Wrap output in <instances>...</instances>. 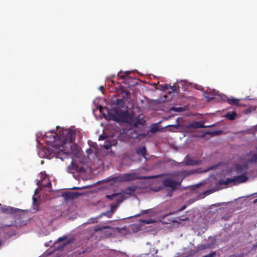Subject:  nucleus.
Returning <instances> with one entry per match:
<instances>
[{"mask_svg": "<svg viewBox=\"0 0 257 257\" xmlns=\"http://www.w3.org/2000/svg\"><path fill=\"white\" fill-rule=\"evenodd\" d=\"M41 136L47 143V147L39 149L38 155L40 157L51 159L55 156L62 161L72 159L71 165L67 167L68 172L74 173L75 171L80 173L85 171L84 165L81 163L77 164L73 159V157H79L81 154L80 148L74 143L75 138L74 130L57 126L56 131H48L44 135L38 133L37 139Z\"/></svg>", "mask_w": 257, "mask_h": 257, "instance_id": "obj_1", "label": "nucleus"}, {"mask_svg": "<svg viewBox=\"0 0 257 257\" xmlns=\"http://www.w3.org/2000/svg\"><path fill=\"white\" fill-rule=\"evenodd\" d=\"M256 159L257 155H255L251 160H249V158L240 160L231 169H228L226 166L224 165H218L213 167L211 169H215L218 171H221L222 172L220 174L223 175L232 176L231 178H226L225 181H220V185H227L229 183L239 184L245 182L248 180L247 174L248 173L249 163L255 162Z\"/></svg>", "mask_w": 257, "mask_h": 257, "instance_id": "obj_2", "label": "nucleus"}, {"mask_svg": "<svg viewBox=\"0 0 257 257\" xmlns=\"http://www.w3.org/2000/svg\"><path fill=\"white\" fill-rule=\"evenodd\" d=\"M111 118L119 123L125 122L133 125L135 122L134 117L125 111H115V114Z\"/></svg>", "mask_w": 257, "mask_h": 257, "instance_id": "obj_3", "label": "nucleus"}, {"mask_svg": "<svg viewBox=\"0 0 257 257\" xmlns=\"http://www.w3.org/2000/svg\"><path fill=\"white\" fill-rule=\"evenodd\" d=\"M135 191V188L129 187L119 193L113 194L111 195H107L106 197L109 199L114 200L117 201L118 203H120L123 200V199L132 195L134 193Z\"/></svg>", "mask_w": 257, "mask_h": 257, "instance_id": "obj_4", "label": "nucleus"}, {"mask_svg": "<svg viewBox=\"0 0 257 257\" xmlns=\"http://www.w3.org/2000/svg\"><path fill=\"white\" fill-rule=\"evenodd\" d=\"M208 93L211 94V95L212 96H206L205 97L208 99L210 100L213 98H215V97L214 96H217L218 97L216 98L217 100H219V99L223 100V101H227V102L230 104H237L239 101V99H236L235 98H233L232 97H230L229 98L227 97L224 95H223L222 94H219L218 91H215V90H209V91L208 92Z\"/></svg>", "mask_w": 257, "mask_h": 257, "instance_id": "obj_5", "label": "nucleus"}, {"mask_svg": "<svg viewBox=\"0 0 257 257\" xmlns=\"http://www.w3.org/2000/svg\"><path fill=\"white\" fill-rule=\"evenodd\" d=\"M139 175L136 173L132 172L125 174L122 176L112 177L108 180V181H112L115 183L124 181H129L138 179Z\"/></svg>", "mask_w": 257, "mask_h": 257, "instance_id": "obj_6", "label": "nucleus"}, {"mask_svg": "<svg viewBox=\"0 0 257 257\" xmlns=\"http://www.w3.org/2000/svg\"><path fill=\"white\" fill-rule=\"evenodd\" d=\"M183 178L179 175H173L167 177L164 182L166 187H169L171 189H174L177 185L180 184Z\"/></svg>", "mask_w": 257, "mask_h": 257, "instance_id": "obj_7", "label": "nucleus"}, {"mask_svg": "<svg viewBox=\"0 0 257 257\" xmlns=\"http://www.w3.org/2000/svg\"><path fill=\"white\" fill-rule=\"evenodd\" d=\"M37 184L39 188H41L42 187H49L51 185L49 178L47 177L45 172H41L40 179L37 180Z\"/></svg>", "mask_w": 257, "mask_h": 257, "instance_id": "obj_8", "label": "nucleus"}, {"mask_svg": "<svg viewBox=\"0 0 257 257\" xmlns=\"http://www.w3.org/2000/svg\"><path fill=\"white\" fill-rule=\"evenodd\" d=\"M90 148L89 149L86 150V153L88 155V157L90 158L91 156L92 157L95 156L96 154L98 153L97 145L95 143L91 142L89 144Z\"/></svg>", "mask_w": 257, "mask_h": 257, "instance_id": "obj_9", "label": "nucleus"}, {"mask_svg": "<svg viewBox=\"0 0 257 257\" xmlns=\"http://www.w3.org/2000/svg\"><path fill=\"white\" fill-rule=\"evenodd\" d=\"M39 188H37L35 191V194L33 197V204L34 205H36V207L38 206V202L39 201L40 196L38 194Z\"/></svg>", "mask_w": 257, "mask_h": 257, "instance_id": "obj_10", "label": "nucleus"}, {"mask_svg": "<svg viewBox=\"0 0 257 257\" xmlns=\"http://www.w3.org/2000/svg\"><path fill=\"white\" fill-rule=\"evenodd\" d=\"M116 208H117L116 205L112 206L110 211H109L106 213H103V214L104 215L107 216L108 217H110L111 216L113 212L116 209Z\"/></svg>", "mask_w": 257, "mask_h": 257, "instance_id": "obj_11", "label": "nucleus"}, {"mask_svg": "<svg viewBox=\"0 0 257 257\" xmlns=\"http://www.w3.org/2000/svg\"><path fill=\"white\" fill-rule=\"evenodd\" d=\"M237 114L235 112H232L227 113L225 117H227L229 120H233L235 118Z\"/></svg>", "mask_w": 257, "mask_h": 257, "instance_id": "obj_12", "label": "nucleus"}, {"mask_svg": "<svg viewBox=\"0 0 257 257\" xmlns=\"http://www.w3.org/2000/svg\"><path fill=\"white\" fill-rule=\"evenodd\" d=\"M103 229L104 230V233H106V235L108 234L109 233H111V228L108 226H104L103 229L96 228L95 229V231H99L100 230H103Z\"/></svg>", "mask_w": 257, "mask_h": 257, "instance_id": "obj_13", "label": "nucleus"}, {"mask_svg": "<svg viewBox=\"0 0 257 257\" xmlns=\"http://www.w3.org/2000/svg\"><path fill=\"white\" fill-rule=\"evenodd\" d=\"M156 221H157V220L156 219L151 218V219H148L142 220L141 221V222L144 224H149L155 223Z\"/></svg>", "mask_w": 257, "mask_h": 257, "instance_id": "obj_14", "label": "nucleus"}, {"mask_svg": "<svg viewBox=\"0 0 257 257\" xmlns=\"http://www.w3.org/2000/svg\"><path fill=\"white\" fill-rule=\"evenodd\" d=\"M145 152L146 148L145 147H141L139 148L137 151V152L139 154H140L144 157H145Z\"/></svg>", "mask_w": 257, "mask_h": 257, "instance_id": "obj_15", "label": "nucleus"}, {"mask_svg": "<svg viewBox=\"0 0 257 257\" xmlns=\"http://www.w3.org/2000/svg\"><path fill=\"white\" fill-rule=\"evenodd\" d=\"M187 160H188V158H187L186 159L185 163L189 165H194L195 164H197L199 163V162L198 161H194L193 160L187 161Z\"/></svg>", "mask_w": 257, "mask_h": 257, "instance_id": "obj_16", "label": "nucleus"}, {"mask_svg": "<svg viewBox=\"0 0 257 257\" xmlns=\"http://www.w3.org/2000/svg\"><path fill=\"white\" fill-rule=\"evenodd\" d=\"M13 210V209L10 207L5 206V207L2 208V211L4 212H6V213L12 212Z\"/></svg>", "mask_w": 257, "mask_h": 257, "instance_id": "obj_17", "label": "nucleus"}, {"mask_svg": "<svg viewBox=\"0 0 257 257\" xmlns=\"http://www.w3.org/2000/svg\"><path fill=\"white\" fill-rule=\"evenodd\" d=\"M114 143L112 144V145H114ZM111 145H112V144H110V143H108V142H106L105 144H104L103 146L106 150H108L110 148V147Z\"/></svg>", "mask_w": 257, "mask_h": 257, "instance_id": "obj_18", "label": "nucleus"}, {"mask_svg": "<svg viewBox=\"0 0 257 257\" xmlns=\"http://www.w3.org/2000/svg\"><path fill=\"white\" fill-rule=\"evenodd\" d=\"M194 126L196 127H204L202 123L196 122L194 124Z\"/></svg>", "mask_w": 257, "mask_h": 257, "instance_id": "obj_19", "label": "nucleus"}, {"mask_svg": "<svg viewBox=\"0 0 257 257\" xmlns=\"http://www.w3.org/2000/svg\"><path fill=\"white\" fill-rule=\"evenodd\" d=\"M195 87L196 89H199V90H200L202 88L201 86L198 85H195Z\"/></svg>", "mask_w": 257, "mask_h": 257, "instance_id": "obj_20", "label": "nucleus"}, {"mask_svg": "<svg viewBox=\"0 0 257 257\" xmlns=\"http://www.w3.org/2000/svg\"><path fill=\"white\" fill-rule=\"evenodd\" d=\"M171 89H172L173 91L176 90V87L175 85H174L173 86H171Z\"/></svg>", "mask_w": 257, "mask_h": 257, "instance_id": "obj_21", "label": "nucleus"}, {"mask_svg": "<svg viewBox=\"0 0 257 257\" xmlns=\"http://www.w3.org/2000/svg\"><path fill=\"white\" fill-rule=\"evenodd\" d=\"M105 138V137L104 136H100L99 137V140H104Z\"/></svg>", "mask_w": 257, "mask_h": 257, "instance_id": "obj_22", "label": "nucleus"}, {"mask_svg": "<svg viewBox=\"0 0 257 257\" xmlns=\"http://www.w3.org/2000/svg\"><path fill=\"white\" fill-rule=\"evenodd\" d=\"M149 211H150L149 210H144V211H143V213H148V212H149Z\"/></svg>", "mask_w": 257, "mask_h": 257, "instance_id": "obj_23", "label": "nucleus"}, {"mask_svg": "<svg viewBox=\"0 0 257 257\" xmlns=\"http://www.w3.org/2000/svg\"><path fill=\"white\" fill-rule=\"evenodd\" d=\"M62 240H63V238H60L58 239V241L59 242V241H61Z\"/></svg>", "mask_w": 257, "mask_h": 257, "instance_id": "obj_24", "label": "nucleus"}, {"mask_svg": "<svg viewBox=\"0 0 257 257\" xmlns=\"http://www.w3.org/2000/svg\"><path fill=\"white\" fill-rule=\"evenodd\" d=\"M99 110H100V112H101L102 111V107H100Z\"/></svg>", "mask_w": 257, "mask_h": 257, "instance_id": "obj_25", "label": "nucleus"}, {"mask_svg": "<svg viewBox=\"0 0 257 257\" xmlns=\"http://www.w3.org/2000/svg\"><path fill=\"white\" fill-rule=\"evenodd\" d=\"M91 220H93V221H91L92 222H95V219L92 218V219H91Z\"/></svg>", "mask_w": 257, "mask_h": 257, "instance_id": "obj_26", "label": "nucleus"}, {"mask_svg": "<svg viewBox=\"0 0 257 257\" xmlns=\"http://www.w3.org/2000/svg\"><path fill=\"white\" fill-rule=\"evenodd\" d=\"M99 88H100V90H102V88H103V87L102 86H100Z\"/></svg>", "mask_w": 257, "mask_h": 257, "instance_id": "obj_27", "label": "nucleus"}, {"mask_svg": "<svg viewBox=\"0 0 257 257\" xmlns=\"http://www.w3.org/2000/svg\"><path fill=\"white\" fill-rule=\"evenodd\" d=\"M125 73H126V75H127L130 73V72H126Z\"/></svg>", "mask_w": 257, "mask_h": 257, "instance_id": "obj_28", "label": "nucleus"}, {"mask_svg": "<svg viewBox=\"0 0 257 257\" xmlns=\"http://www.w3.org/2000/svg\"><path fill=\"white\" fill-rule=\"evenodd\" d=\"M254 203L257 202V199H255V200L254 201Z\"/></svg>", "mask_w": 257, "mask_h": 257, "instance_id": "obj_29", "label": "nucleus"}]
</instances>
